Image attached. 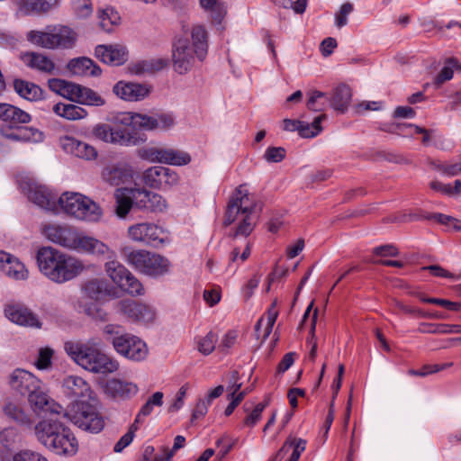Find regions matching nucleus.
I'll return each mask as SVG.
<instances>
[{"instance_id":"f257e3e1","label":"nucleus","mask_w":461,"mask_h":461,"mask_svg":"<svg viewBox=\"0 0 461 461\" xmlns=\"http://www.w3.org/2000/svg\"><path fill=\"white\" fill-rule=\"evenodd\" d=\"M66 420L68 413L64 411L45 416L34 427L35 436L40 443L56 454L73 456L77 452L78 444L66 426Z\"/></svg>"},{"instance_id":"f03ea898","label":"nucleus","mask_w":461,"mask_h":461,"mask_svg":"<svg viewBox=\"0 0 461 461\" xmlns=\"http://www.w3.org/2000/svg\"><path fill=\"white\" fill-rule=\"evenodd\" d=\"M208 50L206 31H181L172 41L171 61L176 73L185 75L195 64L203 60Z\"/></svg>"},{"instance_id":"7ed1b4c3","label":"nucleus","mask_w":461,"mask_h":461,"mask_svg":"<svg viewBox=\"0 0 461 461\" xmlns=\"http://www.w3.org/2000/svg\"><path fill=\"white\" fill-rule=\"evenodd\" d=\"M257 202L245 185H240L228 203L223 224L229 226L237 222L231 237H248L254 230L257 220Z\"/></svg>"},{"instance_id":"20e7f679","label":"nucleus","mask_w":461,"mask_h":461,"mask_svg":"<svg viewBox=\"0 0 461 461\" xmlns=\"http://www.w3.org/2000/svg\"><path fill=\"white\" fill-rule=\"evenodd\" d=\"M101 341L90 339L86 342L67 341L66 353L81 367L94 373L107 375L119 368V363L100 348Z\"/></svg>"},{"instance_id":"39448f33","label":"nucleus","mask_w":461,"mask_h":461,"mask_svg":"<svg viewBox=\"0 0 461 461\" xmlns=\"http://www.w3.org/2000/svg\"><path fill=\"white\" fill-rule=\"evenodd\" d=\"M37 263L40 271L57 284L74 279L85 269L82 260L51 247H43L38 250Z\"/></svg>"},{"instance_id":"423d86ee","label":"nucleus","mask_w":461,"mask_h":461,"mask_svg":"<svg viewBox=\"0 0 461 461\" xmlns=\"http://www.w3.org/2000/svg\"><path fill=\"white\" fill-rule=\"evenodd\" d=\"M103 335L113 345L116 353L128 359L141 361L148 355L145 342L137 336L125 332L121 325L106 324L103 328Z\"/></svg>"},{"instance_id":"0eeeda50","label":"nucleus","mask_w":461,"mask_h":461,"mask_svg":"<svg viewBox=\"0 0 461 461\" xmlns=\"http://www.w3.org/2000/svg\"><path fill=\"white\" fill-rule=\"evenodd\" d=\"M60 210L88 222L99 221L103 216V211L95 202L78 193H63L58 199V212Z\"/></svg>"},{"instance_id":"6e6552de","label":"nucleus","mask_w":461,"mask_h":461,"mask_svg":"<svg viewBox=\"0 0 461 461\" xmlns=\"http://www.w3.org/2000/svg\"><path fill=\"white\" fill-rule=\"evenodd\" d=\"M126 261L135 270L152 277H158L169 272L170 263L167 258L144 249L123 250Z\"/></svg>"},{"instance_id":"1a4fd4ad","label":"nucleus","mask_w":461,"mask_h":461,"mask_svg":"<svg viewBox=\"0 0 461 461\" xmlns=\"http://www.w3.org/2000/svg\"><path fill=\"white\" fill-rule=\"evenodd\" d=\"M77 39L75 31H30L27 34L30 42L49 50L71 49Z\"/></svg>"},{"instance_id":"9d476101","label":"nucleus","mask_w":461,"mask_h":461,"mask_svg":"<svg viewBox=\"0 0 461 461\" xmlns=\"http://www.w3.org/2000/svg\"><path fill=\"white\" fill-rule=\"evenodd\" d=\"M68 420H70L76 426L83 430L92 433L100 432L104 426V421L97 410V401L91 402H78L77 410L73 414H68Z\"/></svg>"},{"instance_id":"9b49d317","label":"nucleus","mask_w":461,"mask_h":461,"mask_svg":"<svg viewBox=\"0 0 461 461\" xmlns=\"http://www.w3.org/2000/svg\"><path fill=\"white\" fill-rule=\"evenodd\" d=\"M20 186L31 202L42 209L58 213L59 198L45 185H39L32 179H25L21 182Z\"/></svg>"},{"instance_id":"f8f14e48","label":"nucleus","mask_w":461,"mask_h":461,"mask_svg":"<svg viewBox=\"0 0 461 461\" xmlns=\"http://www.w3.org/2000/svg\"><path fill=\"white\" fill-rule=\"evenodd\" d=\"M116 310L129 320L144 324L153 322L157 315L153 306L131 299L119 301Z\"/></svg>"},{"instance_id":"ddd939ff","label":"nucleus","mask_w":461,"mask_h":461,"mask_svg":"<svg viewBox=\"0 0 461 461\" xmlns=\"http://www.w3.org/2000/svg\"><path fill=\"white\" fill-rule=\"evenodd\" d=\"M127 233L131 240L152 246L163 244L167 240L166 232L151 222L133 224L128 228Z\"/></svg>"},{"instance_id":"4468645a","label":"nucleus","mask_w":461,"mask_h":461,"mask_svg":"<svg viewBox=\"0 0 461 461\" xmlns=\"http://www.w3.org/2000/svg\"><path fill=\"white\" fill-rule=\"evenodd\" d=\"M143 181L150 188L167 190L178 183L179 176L168 167L154 166L143 172Z\"/></svg>"},{"instance_id":"2eb2a0df","label":"nucleus","mask_w":461,"mask_h":461,"mask_svg":"<svg viewBox=\"0 0 461 461\" xmlns=\"http://www.w3.org/2000/svg\"><path fill=\"white\" fill-rule=\"evenodd\" d=\"M7 383L13 392L28 397L39 388L41 382L32 373L16 368L8 375Z\"/></svg>"},{"instance_id":"dca6fc26","label":"nucleus","mask_w":461,"mask_h":461,"mask_svg":"<svg viewBox=\"0 0 461 461\" xmlns=\"http://www.w3.org/2000/svg\"><path fill=\"white\" fill-rule=\"evenodd\" d=\"M70 250L97 257L114 256V251L103 241L77 230Z\"/></svg>"},{"instance_id":"f3484780","label":"nucleus","mask_w":461,"mask_h":461,"mask_svg":"<svg viewBox=\"0 0 461 461\" xmlns=\"http://www.w3.org/2000/svg\"><path fill=\"white\" fill-rule=\"evenodd\" d=\"M133 189L131 196L135 200L136 208L151 212H162L167 209V203L162 195L143 187Z\"/></svg>"},{"instance_id":"a211bd4d","label":"nucleus","mask_w":461,"mask_h":461,"mask_svg":"<svg viewBox=\"0 0 461 461\" xmlns=\"http://www.w3.org/2000/svg\"><path fill=\"white\" fill-rule=\"evenodd\" d=\"M63 393L69 398L79 402H95L92 390L88 383L77 375H68L62 382Z\"/></svg>"},{"instance_id":"6ab92c4d","label":"nucleus","mask_w":461,"mask_h":461,"mask_svg":"<svg viewBox=\"0 0 461 461\" xmlns=\"http://www.w3.org/2000/svg\"><path fill=\"white\" fill-rule=\"evenodd\" d=\"M77 230L69 225L48 224L43 228V234L51 242L67 249H71Z\"/></svg>"},{"instance_id":"aec40b11","label":"nucleus","mask_w":461,"mask_h":461,"mask_svg":"<svg viewBox=\"0 0 461 461\" xmlns=\"http://www.w3.org/2000/svg\"><path fill=\"white\" fill-rule=\"evenodd\" d=\"M93 136L102 141L122 146L131 144V136L125 129L113 128L108 123H98L92 131Z\"/></svg>"},{"instance_id":"412c9836","label":"nucleus","mask_w":461,"mask_h":461,"mask_svg":"<svg viewBox=\"0 0 461 461\" xmlns=\"http://www.w3.org/2000/svg\"><path fill=\"white\" fill-rule=\"evenodd\" d=\"M113 92L124 101L138 102L149 95L150 87L146 84L119 81L113 86Z\"/></svg>"},{"instance_id":"4be33fe9","label":"nucleus","mask_w":461,"mask_h":461,"mask_svg":"<svg viewBox=\"0 0 461 461\" xmlns=\"http://www.w3.org/2000/svg\"><path fill=\"white\" fill-rule=\"evenodd\" d=\"M20 59L28 68L38 71L41 74H58L54 61L44 53L26 51L20 55Z\"/></svg>"},{"instance_id":"5701e85b","label":"nucleus","mask_w":461,"mask_h":461,"mask_svg":"<svg viewBox=\"0 0 461 461\" xmlns=\"http://www.w3.org/2000/svg\"><path fill=\"white\" fill-rule=\"evenodd\" d=\"M5 314L12 322L30 328H41L39 317L30 309L20 304H9L5 308Z\"/></svg>"},{"instance_id":"b1692460","label":"nucleus","mask_w":461,"mask_h":461,"mask_svg":"<svg viewBox=\"0 0 461 461\" xmlns=\"http://www.w3.org/2000/svg\"><path fill=\"white\" fill-rule=\"evenodd\" d=\"M95 56L103 63L111 66H121L128 60L126 48L120 45H97L95 49Z\"/></svg>"},{"instance_id":"393cba45","label":"nucleus","mask_w":461,"mask_h":461,"mask_svg":"<svg viewBox=\"0 0 461 461\" xmlns=\"http://www.w3.org/2000/svg\"><path fill=\"white\" fill-rule=\"evenodd\" d=\"M174 118L171 114L162 113L149 116L141 113H134V128L145 131L168 130L174 125Z\"/></svg>"},{"instance_id":"a878e982","label":"nucleus","mask_w":461,"mask_h":461,"mask_svg":"<svg viewBox=\"0 0 461 461\" xmlns=\"http://www.w3.org/2000/svg\"><path fill=\"white\" fill-rule=\"evenodd\" d=\"M28 401L33 411L39 414L44 412L45 416H50L63 411V408L44 393L41 384L35 392L29 394Z\"/></svg>"},{"instance_id":"bb28decb","label":"nucleus","mask_w":461,"mask_h":461,"mask_svg":"<svg viewBox=\"0 0 461 461\" xmlns=\"http://www.w3.org/2000/svg\"><path fill=\"white\" fill-rule=\"evenodd\" d=\"M105 393L115 399L127 400L137 394L139 388L132 382L113 378L105 384Z\"/></svg>"},{"instance_id":"cd10ccee","label":"nucleus","mask_w":461,"mask_h":461,"mask_svg":"<svg viewBox=\"0 0 461 461\" xmlns=\"http://www.w3.org/2000/svg\"><path fill=\"white\" fill-rule=\"evenodd\" d=\"M61 145L67 152L86 160L95 159L97 156V151L93 146L77 140L73 137H64L61 139Z\"/></svg>"},{"instance_id":"c85d7f7f","label":"nucleus","mask_w":461,"mask_h":461,"mask_svg":"<svg viewBox=\"0 0 461 461\" xmlns=\"http://www.w3.org/2000/svg\"><path fill=\"white\" fill-rule=\"evenodd\" d=\"M67 68L74 76L98 77L102 73L100 67L86 57L72 59L68 61Z\"/></svg>"},{"instance_id":"c756f323","label":"nucleus","mask_w":461,"mask_h":461,"mask_svg":"<svg viewBox=\"0 0 461 461\" xmlns=\"http://www.w3.org/2000/svg\"><path fill=\"white\" fill-rule=\"evenodd\" d=\"M31 119V115L23 110L10 104H0V120L7 123L9 127H17L21 123H28Z\"/></svg>"},{"instance_id":"7c9ffc66","label":"nucleus","mask_w":461,"mask_h":461,"mask_svg":"<svg viewBox=\"0 0 461 461\" xmlns=\"http://www.w3.org/2000/svg\"><path fill=\"white\" fill-rule=\"evenodd\" d=\"M19 11L24 14H47L59 5V0H16Z\"/></svg>"},{"instance_id":"2f4dec72","label":"nucleus","mask_w":461,"mask_h":461,"mask_svg":"<svg viewBox=\"0 0 461 461\" xmlns=\"http://www.w3.org/2000/svg\"><path fill=\"white\" fill-rule=\"evenodd\" d=\"M8 258H3L0 261V267L9 277L15 280H25L28 278L29 272L25 266L16 258L7 253Z\"/></svg>"},{"instance_id":"473e14b6","label":"nucleus","mask_w":461,"mask_h":461,"mask_svg":"<svg viewBox=\"0 0 461 461\" xmlns=\"http://www.w3.org/2000/svg\"><path fill=\"white\" fill-rule=\"evenodd\" d=\"M131 176L130 170L122 165H109L103 168L102 179L110 185H119Z\"/></svg>"},{"instance_id":"72a5a7b5","label":"nucleus","mask_w":461,"mask_h":461,"mask_svg":"<svg viewBox=\"0 0 461 461\" xmlns=\"http://www.w3.org/2000/svg\"><path fill=\"white\" fill-rule=\"evenodd\" d=\"M1 135L14 141H31L32 140L36 139V135L41 133L38 130L29 127H1L0 128Z\"/></svg>"},{"instance_id":"f704fd0d","label":"nucleus","mask_w":461,"mask_h":461,"mask_svg":"<svg viewBox=\"0 0 461 461\" xmlns=\"http://www.w3.org/2000/svg\"><path fill=\"white\" fill-rule=\"evenodd\" d=\"M73 102L89 106H103L105 104L104 98L97 92L78 84L76 88Z\"/></svg>"},{"instance_id":"c9c22d12","label":"nucleus","mask_w":461,"mask_h":461,"mask_svg":"<svg viewBox=\"0 0 461 461\" xmlns=\"http://www.w3.org/2000/svg\"><path fill=\"white\" fill-rule=\"evenodd\" d=\"M133 188H118L115 191L114 197L116 201L115 212L118 217L125 218L132 206H135V200L131 196Z\"/></svg>"},{"instance_id":"e433bc0d","label":"nucleus","mask_w":461,"mask_h":461,"mask_svg":"<svg viewBox=\"0 0 461 461\" xmlns=\"http://www.w3.org/2000/svg\"><path fill=\"white\" fill-rule=\"evenodd\" d=\"M14 88L19 96L31 102L41 100L43 96V91L38 85L23 79H14Z\"/></svg>"},{"instance_id":"4c0bfd02","label":"nucleus","mask_w":461,"mask_h":461,"mask_svg":"<svg viewBox=\"0 0 461 461\" xmlns=\"http://www.w3.org/2000/svg\"><path fill=\"white\" fill-rule=\"evenodd\" d=\"M352 97L350 87L346 84L337 86L330 98V105L335 110L345 113L347 111Z\"/></svg>"},{"instance_id":"58836bf2","label":"nucleus","mask_w":461,"mask_h":461,"mask_svg":"<svg viewBox=\"0 0 461 461\" xmlns=\"http://www.w3.org/2000/svg\"><path fill=\"white\" fill-rule=\"evenodd\" d=\"M3 411L8 419L18 425L30 428L32 424L30 416L25 412L22 405L17 402H6L3 407Z\"/></svg>"},{"instance_id":"ea45409f","label":"nucleus","mask_w":461,"mask_h":461,"mask_svg":"<svg viewBox=\"0 0 461 461\" xmlns=\"http://www.w3.org/2000/svg\"><path fill=\"white\" fill-rule=\"evenodd\" d=\"M108 261L104 264V270L112 281L118 286L125 280L130 271L118 260L116 253L113 258L104 256Z\"/></svg>"},{"instance_id":"a19ab883","label":"nucleus","mask_w":461,"mask_h":461,"mask_svg":"<svg viewBox=\"0 0 461 461\" xmlns=\"http://www.w3.org/2000/svg\"><path fill=\"white\" fill-rule=\"evenodd\" d=\"M52 110L57 115L70 121L82 120L88 115L86 109L73 104L58 103Z\"/></svg>"},{"instance_id":"79ce46f5","label":"nucleus","mask_w":461,"mask_h":461,"mask_svg":"<svg viewBox=\"0 0 461 461\" xmlns=\"http://www.w3.org/2000/svg\"><path fill=\"white\" fill-rule=\"evenodd\" d=\"M77 86V84L76 83L60 78H50L48 80V86L52 92L72 102Z\"/></svg>"},{"instance_id":"37998d69","label":"nucleus","mask_w":461,"mask_h":461,"mask_svg":"<svg viewBox=\"0 0 461 461\" xmlns=\"http://www.w3.org/2000/svg\"><path fill=\"white\" fill-rule=\"evenodd\" d=\"M108 283L104 279H91L84 285L86 294L91 299L99 300L109 292Z\"/></svg>"},{"instance_id":"c03bdc74","label":"nucleus","mask_w":461,"mask_h":461,"mask_svg":"<svg viewBox=\"0 0 461 461\" xmlns=\"http://www.w3.org/2000/svg\"><path fill=\"white\" fill-rule=\"evenodd\" d=\"M202 7L211 12V16L215 24H221L226 14L227 6L219 0H200Z\"/></svg>"},{"instance_id":"a18cd8bd","label":"nucleus","mask_w":461,"mask_h":461,"mask_svg":"<svg viewBox=\"0 0 461 461\" xmlns=\"http://www.w3.org/2000/svg\"><path fill=\"white\" fill-rule=\"evenodd\" d=\"M167 147H145L139 150V156L142 159L152 163H166Z\"/></svg>"},{"instance_id":"49530a36","label":"nucleus","mask_w":461,"mask_h":461,"mask_svg":"<svg viewBox=\"0 0 461 461\" xmlns=\"http://www.w3.org/2000/svg\"><path fill=\"white\" fill-rule=\"evenodd\" d=\"M97 19L99 20V26L103 29L109 26H119L122 21L119 13L113 7L99 9L97 11Z\"/></svg>"},{"instance_id":"de8ad7c7","label":"nucleus","mask_w":461,"mask_h":461,"mask_svg":"<svg viewBox=\"0 0 461 461\" xmlns=\"http://www.w3.org/2000/svg\"><path fill=\"white\" fill-rule=\"evenodd\" d=\"M461 70V65L456 59L449 58L445 61V66L438 74L434 80L437 87H439L444 82L450 80L453 77L454 70Z\"/></svg>"},{"instance_id":"09e8293b","label":"nucleus","mask_w":461,"mask_h":461,"mask_svg":"<svg viewBox=\"0 0 461 461\" xmlns=\"http://www.w3.org/2000/svg\"><path fill=\"white\" fill-rule=\"evenodd\" d=\"M119 287L131 296H141L145 294V289L142 284L131 272Z\"/></svg>"},{"instance_id":"8fccbe9b","label":"nucleus","mask_w":461,"mask_h":461,"mask_svg":"<svg viewBox=\"0 0 461 461\" xmlns=\"http://www.w3.org/2000/svg\"><path fill=\"white\" fill-rule=\"evenodd\" d=\"M460 325L433 324L423 322L420 325L419 330L423 333H461Z\"/></svg>"},{"instance_id":"3c124183","label":"nucleus","mask_w":461,"mask_h":461,"mask_svg":"<svg viewBox=\"0 0 461 461\" xmlns=\"http://www.w3.org/2000/svg\"><path fill=\"white\" fill-rule=\"evenodd\" d=\"M191 162V156L189 153L173 149L167 148L166 163L172 166H185Z\"/></svg>"},{"instance_id":"603ef678","label":"nucleus","mask_w":461,"mask_h":461,"mask_svg":"<svg viewBox=\"0 0 461 461\" xmlns=\"http://www.w3.org/2000/svg\"><path fill=\"white\" fill-rule=\"evenodd\" d=\"M217 341L218 336L210 331L204 337L197 339V349L205 356L210 355L214 350Z\"/></svg>"},{"instance_id":"864d4df0","label":"nucleus","mask_w":461,"mask_h":461,"mask_svg":"<svg viewBox=\"0 0 461 461\" xmlns=\"http://www.w3.org/2000/svg\"><path fill=\"white\" fill-rule=\"evenodd\" d=\"M272 3L284 9H292L296 14H302L305 12L308 0H271Z\"/></svg>"},{"instance_id":"5fc2aeb1","label":"nucleus","mask_w":461,"mask_h":461,"mask_svg":"<svg viewBox=\"0 0 461 461\" xmlns=\"http://www.w3.org/2000/svg\"><path fill=\"white\" fill-rule=\"evenodd\" d=\"M72 7L75 15L79 19H86L93 13L91 0H72Z\"/></svg>"},{"instance_id":"6e6d98bb","label":"nucleus","mask_w":461,"mask_h":461,"mask_svg":"<svg viewBox=\"0 0 461 461\" xmlns=\"http://www.w3.org/2000/svg\"><path fill=\"white\" fill-rule=\"evenodd\" d=\"M54 351L50 348H41L39 349L38 357L35 361V366L40 370H45L50 367L51 359L53 357Z\"/></svg>"},{"instance_id":"4d7b16f0","label":"nucleus","mask_w":461,"mask_h":461,"mask_svg":"<svg viewBox=\"0 0 461 461\" xmlns=\"http://www.w3.org/2000/svg\"><path fill=\"white\" fill-rule=\"evenodd\" d=\"M109 121L113 125V128H119V126H132L134 128V113H132L113 114Z\"/></svg>"},{"instance_id":"13d9d810","label":"nucleus","mask_w":461,"mask_h":461,"mask_svg":"<svg viewBox=\"0 0 461 461\" xmlns=\"http://www.w3.org/2000/svg\"><path fill=\"white\" fill-rule=\"evenodd\" d=\"M163 393L156 392L154 393L145 402V404L140 408V414H144V416H149L152 411L154 406H162L163 404Z\"/></svg>"},{"instance_id":"bf43d9fd","label":"nucleus","mask_w":461,"mask_h":461,"mask_svg":"<svg viewBox=\"0 0 461 461\" xmlns=\"http://www.w3.org/2000/svg\"><path fill=\"white\" fill-rule=\"evenodd\" d=\"M285 153L282 147H269L265 151L264 158L269 163H278L285 158Z\"/></svg>"},{"instance_id":"052dcab7","label":"nucleus","mask_w":461,"mask_h":461,"mask_svg":"<svg viewBox=\"0 0 461 461\" xmlns=\"http://www.w3.org/2000/svg\"><path fill=\"white\" fill-rule=\"evenodd\" d=\"M353 11V5L350 3L343 4L339 12L335 15V25L337 27H344L348 23V15Z\"/></svg>"},{"instance_id":"680f3d73","label":"nucleus","mask_w":461,"mask_h":461,"mask_svg":"<svg viewBox=\"0 0 461 461\" xmlns=\"http://www.w3.org/2000/svg\"><path fill=\"white\" fill-rule=\"evenodd\" d=\"M12 461H48L46 457L41 456L40 453L31 451V450H23L16 453Z\"/></svg>"},{"instance_id":"e2e57ef3","label":"nucleus","mask_w":461,"mask_h":461,"mask_svg":"<svg viewBox=\"0 0 461 461\" xmlns=\"http://www.w3.org/2000/svg\"><path fill=\"white\" fill-rule=\"evenodd\" d=\"M429 219H432L437 221L438 222L452 227L453 229L458 230L461 229V222L456 220V218H453L451 216L442 214V213H433L431 214Z\"/></svg>"},{"instance_id":"0e129e2a","label":"nucleus","mask_w":461,"mask_h":461,"mask_svg":"<svg viewBox=\"0 0 461 461\" xmlns=\"http://www.w3.org/2000/svg\"><path fill=\"white\" fill-rule=\"evenodd\" d=\"M420 300L424 303L438 304L443 306L450 311L457 312L460 310V303L456 302H451L445 299L439 298H429V297H420Z\"/></svg>"},{"instance_id":"69168bd1","label":"nucleus","mask_w":461,"mask_h":461,"mask_svg":"<svg viewBox=\"0 0 461 461\" xmlns=\"http://www.w3.org/2000/svg\"><path fill=\"white\" fill-rule=\"evenodd\" d=\"M267 404V403H258V405H256L251 413L246 417L244 420L245 425L253 427L260 420L261 414L264 409L266 408Z\"/></svg>"},{"instance_id":"338daca9","label":"nucleus","mask_w":461,"mask_h":461,"mask_svg":"<svg viewBox=\"0 0 461 461\" xmlns=\"http://www.w3.org/2000/svg\"><path fill=\"white\" fill-rule=\"evenodd\" d=\"M381 108V102L363 101L355 106V111L357 113L361 114L366 111H379Z\"/></svg>"},{"instance_id":"774afa93","label":"nucleus","mask_w":461,"mask_h":461,"mask_svg":"<svg viewBox=\"0 0 461 461\" xmlns=\"http://www.w3.org/2000/svg\"><path fill=\"white\" fill-rule=\"evenodd\" d=\"M131 73L135 75L152 74L149 60H142L129 66Z\"/></svg>"}]
</instances>
